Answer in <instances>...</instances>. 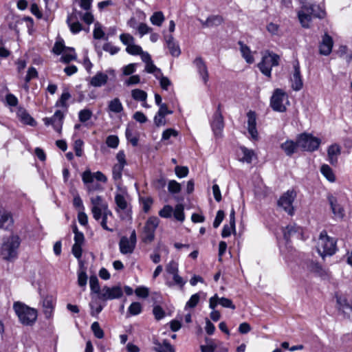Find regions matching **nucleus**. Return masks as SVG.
I'll list each match as a JSON object with an SVG mask.
<instances>
[{"instance_id":"09e8293b","label":"nucleus","mask_w":352,"mask_h":352,"mask_svg":"<svg viewBox=\"0 0 352 352\" xmlns=\"http://www.w3.org/2000/svg\"><path fill=\"white\" fill-rule=\"evenodd\" d=\"M91 329L96 338L102 339L104 338V331L100 328L98 322H94L91 326Z\"/></svg>"},{"instance_id":"a211bd4d","label":"nucleus","mask_w":352,"mask_h":352,"mask_svg":"<svg viewBox=\"0 0 352 352\" xmlns=\"http://www.w3.org/2000/svg\"><path fill=\"white\" fill-rule=\"evenodd\" d=\"M78 14H81V12H78L76 10H74L67 16L66 22L70 31L73 34H77L82 30V25L78 21Z\"/></svg>"},{"instance_id":"c03bdc74","label":"nucleus","mask_w":352,"mask_h":352,"mask_svg":"<svg viewBox=\"0 0 352 352\" xmlns=\"http://www.w3.org/2000/svg\"><path fill=\"white\" fill-rule=\"evenodd\" d=\"M150 21L153 25L161 26L164 21V16L162 12H156L151 16Z\"/></svg>"},{"instance_id":"7c9ffc66","label":"nucleus","mask_w":352,"mask_h":352,"mask_svg":"<svg viewBox=\"0 0 352 352\" xmlns=\"http://www.w3.org/2000/svg\"><path fill=\"white\" fill-rule=\"evenodd\" d=\"M115 202L116 204V210H125L128 207L126 195L116 193L115 195Z\"/></svg>"},{"instance_id":"f257e3e1","label":"nucleus","mask_w":352,"mask_h":352,"mask_svg":"<svg viewBox=\"0 0 352 352\" xmlns=\"http://www.w3.org/2000/svg\"><path fill=\"white\" fill-rule=\"evenodd\" d=\"M325 15L326 12L324 9L320 6L311 3H304L298 12V20L305 28L310 27V23L313 17L323 19Z\"/></svg>"},{"instance_id":"5701e85b","label":"nucleus","mask_w":352,"mask_h":352,"mask_svg":"<svg viewBox=\"0 0 352 352\" xmlns=\"http://www.w3.org/2000/svg\"><path fill=\"white\" fill-rule=\"evenodd\" d=\"M193 63L204 84L206 85L209 79V75L206 63L201 57L196 58Z\"/></svg>"},{"instance_id":"a878e982","label":"nucleus","mask_w":352,"mask_h":352,"mask_svg":"<svg viewBox=\"0 0 352 352\" xmlns=\"http://www.w3.org/2000/svg\"><path fill=\"white\" fill-rule=\"evenodd\" d=\"M166 43L170 54L173 56L178 57L181 54V50L179 45L175 41L172 35L166 37Z\"/></svg>"},{"instance_id":"b1692460","label":"nucleus","mask_w":352,"mask_h":352,"mask_svg":"<svg viewBox=\"0 0 352 352\" xmlns=\"http://www.w3.org/2000/svg\"><path fill=\"white\" fill-rule=\"evenodd\" d=\"M340 153L341 148L338 144H334L329 146L327 149L328 161L331 165L337 164Z\"/></svg>"},{"instance_id":"052dcab7","label":"nucleus","mask_w":352,"mask_h":352,"mask_svg":"<svg viewBox=\"0 0 352 352\" xmlns=\"http://www.w3.org/2000/svg\"><path fill=\"white\" fill-rule=\"evenodd\" d=\"M178 135V132L174 129H166L162 135V140L165 141L170 139V137H177Z\"/></svg>"},{"instance_id":"423d86ee","label":"nucleus","mask_w":352,"mask_h":352,"mask_svg":"<svg viewBox=\"0 0 352 352\" xmlns=\"http://www.w3.org/2000/svg\"><path fill=\"white\" fill-rule=\"evenodd\" d=\"M289 104L286 92L281 89H276L270 99V106L272 109L278 112H285L287 110L286 105Z\"/></svg>"},{"instance_id":"de8ad7c7","label":"nucleus","mask_w":352,"mask_h":352,"mask_svg":"<svg viewBox=\"0 0 352 352\" xmlns=\"http://www.w3.org/2000/svg\"><path fill=\"white\" fill-rule=\"evenodd\" d=\"M87 283V275L85 270L78 272V285L85 291Z\"/></svg>"},{"instance_id":"9b49d317","label":"nucleus","mask_w":352,"mask_h":352,"mask_svg":"<svg viewBox=\"0 0 352 352\" xmlns=\"http://www.w3.org/2000/svg\"><path fill=\"white\" fill-rule=\"evenodd\" d=\"M296 197V193L294 190H287L278 199V206L281 207L289 215H293L294 207L292 204Z\"/></svg>"},{"instance_id":"ea45409f","label":"nucleus","mask_w":352,"mask_h":352,"mask_svg":"<svg viewBox=\"0 0 352 352\" xmlns=\"http://www.w3.org/2000/svg\"><path fill=\"white\" fill-rule=\"evenodd\" d=\"M70 98H71V94L69 93L68 91H63V93L61 94L60 98L56 101V107H61L67 109L68 107V104H67V102L69 99H70Z\"/></svg>"},{"instance_id":"393cba45","label":"nucleus","mask_w":352,"mask_h":352,"mask_svg":"<svg viewBox=\"0 0 352 352\" xmlns=\"http://www.w3.org/2000/svg\"><path fill=\"white\" fill-rule=\"evenodd\" d=\"M123 110V105L118 98H114L108 102L107 111L109 116H111V113H121Z\"/></svg>"},{"instance_id":"69168bd1","label":"nucleus","mask_w":352,"mask_h":352,"mask_svg":"<svg viewBox=\"0 0 352 352\" xmlns=\"http://www.w3.org/2000/svg\"><path fill=\"white\" fill-rule=\"evenodd\" d=\"M120 39L126 47L134 43V38L129 34H120Z\"/></svg>"},{"instance_id":"774afa93","label":"nucleus","mask_w":352,"mask_h":352,"mask_svg":"<svg viewBox=\"0 0 352 352\" xmlns=\"http://www.w3.org/2000/svg\"><path fill=\"white\" fill-rule=\"evenodd\" d=\"M153 314L155 319L157 320L162 319L165 316L164 311L159 305H156L153 307Z\"/></svg>"},{"instance_id":"f03ea898","label":"nucleus","mask_w":352,"mask_h":352,"mask_svg":"<svg viewBox=\"0 0 352 352\" xmlns=\"http://www.w3.org/2000/svg\"><path fill=\"white\" fill-rule=\"evenodd\" d=\"M21 240L19 235L12 234L2 239L0 255L3 259L12 261L17 257Z\"/></svg>"},{"instance_id":"ddd939ff","label":"nucleus","mask_w":352,"mask_h":352,"mask_svg":"<svg viewBox=\"0 0 352 352\" xmlns=\"http://www.w3.org/2000/svg\"><path fill=\"white\" fill-rule=\"evenodd\" d=\"M122 295L123 291L120 286H104L101 290L99 298L103 300H113L121 298Z\"/></svg>"},{"instance_id":"1a4fd4ad","label":"nucleus","mask_w":352,"mask_h":352,"mask_svg":"<svg viewBox=\"0 0 352 352\" xmlns=\"http://www.w3.org/2000/svg\"><path fill=\"white\" fill-rule=\"evenodd\" d=\"M137 243V236L135 230L131 232L129 238L122 236L119 241L120 251L122 254H131L133 252Z\"/></svg>"},{"instance_id":"58836bf2","label":"nucleus","mask_w":352,"mask_h":352,"mask_svg":"<svg viewBox=\"0 0 352 352\" xmlns=\"http://www.w3.org/2000/svg\"><path fill=\"white\" fill-rule=\"evenodd\" d=\"M131 96L136 101L145 102L146 101L147 94L142 89H135L131 91Z\"/></svg>"},{"instance_id":"c9c22d12","label":"nucleus","mask_w":352,"mask_h":352,"mask_svg":"<svg viewBox=\"0 0 352 352\" xmlns=\"http://www.w3.org/2000/svg\"><path fill=\"white\" fill-rule=\"evenodd\" d=\"M18 116L22 122L24 124L34 126L35 124V121L33 119V118L25 111L24 110H19L18 112Z\"/></svg>"},{"instance_id":"7ed1b4c3","label":"nucleus","mask_w":352,"mask_h":352,"mask_svg":"<svg viewBox=\"0 0 352 352\" xmlns=\"http://www.w3.org/2000/svg\"><path fill=\"white\" fill-rule=\"evenodd\" d=\"M13 309L19 321L24 325H32L36 320L38 313L36 309L32 308L21 302H15Z\"/></svg>"},{"instance_id":"680f3d73","label":"nucleus","mask_w":352,"mask_h":352,"mask_svg":"<svg viewBox=\"0 0 352 352\" xmlns=\"http://www.w3.org/2000/svg\"><path fill=\"white\" fill-rule=\"evenodd\" d=\"M173 212V208L169 205H166L160 210L159 215L163 218H169L172 216Z\"/></svg>"},{"instance_id":"4be33fe9","label":"nucleus","mask_w":352,"mask_h":352,"mask_svg":"<svg viewBox=\"0 0 352 352\" xmlns=\"http://www.w3.org/2000/svg\"><path fill=\"white\" fill-rule=\"evenodd\" d=\"M333 45V38L327 33L322 36V41L320 43V54L324 56L330 54Z\"/></svg>"},{"instance_id":"72a5a7b5","label":"nucleus","mask_w":352,"mask_h":352,"mask_svg":"<svg viewBox=\"0 0 352 352\" xmlns=\"http://www.w3.org/2000/svg\"><path fill=\"white\" fill-rule=\"evenodd\" d=\"M76 54L74 49L72 47H67L60 58V60L65 63H69L72 60H76Z\"/></svg>"},{"instance_id":"6e6552de","label":"nucleus","mask_w":352,"mask_h":352,"mask_svg":"<svg viewBox=\"0 0 352 352\" xmlns=\"http://www.w3.org/2000/svg\"><path fill=\"white\" fill-rule=\"evenodd\" d=\"M320 140L311 134L302 133L298 137L299 147L306 151H314L320 144Z\"/></svg>"},{"instance_id":"13d9d810","label":"nucleus","mask_w":352,"mask_h":352,"mask_svg":"<svg viewBox=\"0 0 352 352\" xmlns=\"http://www.w3.org/2000/svg\"><path fill=\"white\" fill-rule=\"evenodd\" d=\"M126 50L129 54L132 55H138L142 53V47L135 45L134 43L126 47Z\"/></svg>"},{"instance_id":"37998d69","label":"nucleus","mask_w":352,"mask_h":352,"mask_svg":"<svg viewBox=\"0 0 352 352\" xmlns=\"http://www.w3.org/2000/svg\"><path fill=\"white\" fill-rule=\"evenodd\" d=\"M223 21V19L219 16H212L208 17L205 22L203 23L204 26L212 27L214 25H219Z\"/></svg>"},{"instance_id":"bb28decb","label":"nucleus","mask_w":352,"mask_h":352,"mask_svg":"<svg viewBox=\"0 0 352 352\" xmlns=\"http://www.w3.org/2000/svg\"><path fill=\"white\" fill-rule=\"evenodd\" d=\"M299 147L298 140L296 142L292 140H287L280 145V148L284 151L287 155L291 156Z\"/></svg>"},{"instance_id":"f3484780","label":"nucleus","mask_w":352,"mask_h":352,"mask_svg":"<svg viewBox=\"0 0 352 352\" xmlns=\"http://www.w3.org/2000/svg\"><path fill=\"white\" fill-rule=\"evenodd\" d=\"M14 224L13 215L11 211L0 208V228L10 230Z\"/></svg>"},{"instance_id":"4468645a","label":"nucleus","mask_w":352,"mask_h":352,"mask_svg":"<svg viewBox=\"0 0 352 352\" xmlns=\"http://www.w3.org/2000/svg\"><path fill=\"white\" fill-rule=\"evenodd\" d=\"M221 105L219 104L216 112L213 116L211 127L217 138L221 137L224 127L223 118L221 112Z\"/></svg>"},{"instance_id":"aec40b11","label":"nucleus","mask_w":352,"mask_h":352,"mask_svg":"<svg viewBox=\"0 0 352 352\" xmlns=\"http://www.w3.org/2000/svg\"><path fill=\"white\" fill-rule=\"evenodd\" d=\"M292 88L294 91H299L302 88L303 82L300 75L299 63L298 61L294 63V72L290 78Z\"/></svg>"},{"instance_id":"f8f14e48","label":"nucleus","mask_w":352,"mask_h":352,"mask_svg":"<svg viewBox=\"0 0 352 352\" xmlns=\"http://www.w3.org/2000/svg\"><path fill=\"white\" fill-rule=\"evenodd\" d=\"M40 303L45 318L47 320L52 318L56 303V298L52 295H47L42 297Z\"/></svg>"},{"instance_id":"0e129e2a","label":"nucleus","mask_w":352,"mask_h":352,"mask_svg":"<svg viewBox=\"0 0 352 352\" xmlns=\"http://www.w3.org/2000/svg\"><path fill=\"white\" fill-rule=\"evenodd\" d=\"M125 134L126 139L131 143V144L133 146H136L138 143V138L133 134L132 131L129 129H126Z\"/></svg>"},{"instance_id":"49530a36","label":"nucleus","mask_w":352,"mask_h":352,"mask_svg":"<svg viewBox=\"0 0 352 352\" xmlns=\"http://www.w3.org/2000/svg\"><path fill=\"white\" fill-rule=\"evenodd\" d=\"M89 307L91 309L90 314L96 317L102 310L103 307L100 305L97 301L91 300L89 303Z\"/></svg>"},{"instance_id":"603ef678","label":"nucleus","mask_w":352,"mask_h":352,"mask_svg":"<svg viewBox=\"0 0 352 352\" xmlns=\"http://www.w3.org/2000/svg\"><path fill=\"white\" fill-rule=\"evenodd\" d=\"M92 116V111L88 109H85L79 111L78 118L81 122H85Z\"/></svg>"},{"instance_id":"c85d7f7f","label":"nucleus","mask_w":352,"mask_h":352,"mask_svg":"<svg viewBox=\"0 0 352 352\" xmlns=\"http://www.w3.org/2000/svg\"><path fill=\"white\" fill-rule=\"evenodd\" d=\"M301 232V228L297 226L296 224L289 225L283 230L284 238L285 240L288 241L292 236L297 234H300Z\"/></svg>"},{"instance_id":"2f4dec72","label":"nucleus","mask_w":352,"mask_h":352,"mask_svg":"<svg viewBox=\"0 0 352 352\" xmlns=\"http://www.w3.org/2000/svg\"><path fill=\"white\" fill-rule=\"evenodd\" d=\"M240 150L243 154V157L240 160L243 162L250 164L252 161L253 157L255 155L254 151L248 149L245 146H241Z\"/></svg>"},{"instance_id":"c756f323","label":"nucleus","mask_w":352,"mask_h":352,"mask_svg":"<svg viewBox=\"0 0 352 352\" xmlns=\"http://www.w3.org/2000/svg\"><path fill=\"white\" fill-rule=\"evenodd\" d=\"M238 44L240 46V51L242 54V56L244 58L245 61L251 64L254 61V57L252 55L251 50L250 47L244 44L242 41H239Z\"/></svg>"},{"instance_id":"a18cd8bd","label":"nucleus","mask_w":352,"mask_h":352,"mask_svg":"<svg viewBox=\"0 0 352 352\" xmlns=\"http://www.w3.org/2000/svg\"><path fill=\"white\" fill-rule=\"evenodd\" d=\"M182 190L181 184L175 180H170L168 184V190L170 194L179 193Z\"/></svg>"},{"instance_id":"6e6d98bb","label":"nucleus","mask_w":352,"mask_h":352,"mask_svg":"<svg viewBox=\"0 0 352 352\" xmlns=\"http://www.w3.org/2000/svg\"><path fill=\"white\" fill-rule=\"evenodd\" d=\"M124 166L115 164L113 167V178L114 180L120 179Z\"/></svg>"},{"instance_id":"f704fd0d","label":"nucleus","mask_w":352,"mask_h":352,"mask_svg":"<svg viewBox=\"0 0 352 352\" xmlns=\"http://www.w3.org/2000/svg\"><path fill=\"white\" fill-rule=\"evenodd\" d=\"M307 269L311 272L315 273L319 276H322L324 271L319 263L314 261H309L307 263Z\"/></svg>"},{"instance_id":"8fccbe9b","label":"nucleus","mask_w":352,"mask_h":352,"mask_svg":"<svg viewBox=\"0 0 352 352\" xmlns=\"http://www.w3.org/2000/svg\"><path fill=\"white\" fill-rule=\"evenodd\" d=\"M142 305L138 302H132L129 307L128 311L132 316L138 315L142 312Z\"/></svg>"},{"instance_id":"5fc2aeb1","label":"nucleus","mask_w":352,"mask_h":352,"mask_svg":"<svg viewBox=\"0 0 352 352\" xmlns=\"http://www.w3.org/2000/svg\"><path fill=\"white\" fill-rule=\"evenodd\" d=\"M106 144L109 147L116 148L119 144V139L116 135H109L107 138Z\"/></svg>"},{"instance_id":"e2e57ef3","label":"nucleus","mask_w":352,"mask_h":352,"mask_svg":"<svg viewBox=\"0 0 352 352\" xmlns=\"http://www.w3.org/2000/svg\"><path fill=\"white\" fill-rule=\"evenodd\" d=\"M38 77V72L34 67H31L28 69L27 74L25 78L26 83H28L32 79Z\"/></svg>"},{"instance_id":"3c124183","label":"nucleus","mask_w":352,"mask_h":352,"mask_svg":"<svg viewBox=\"0 0 352 352\" xmlns=\"http://www.w3.org/2000/svg\"><path fill=\"white\" fill-rule=\"evenodd\" d=\"M91 212L94 218L97 221H98L102 216L103 217L105 212L109 213V215L112 214L111 212L108 208H91Z\"/></svg>"},{"instance_id":"dca6fc26","label":"nucleus","mask_w":352,"mask_h":352,"mask_svg":"<svg viewBox=\"0 0 352 352\" xmlns=\"http://www.w3.org/2000/svg\"><path fill=\"white\" fill-rule=\"evenodd\" d=\"M63 119L64 113L60 110H57L52 117L45 118L43 119V121L45 125H52L54 130L60 133L62 129Z\"/></svg>"},{"instance_id":"6ab92c4d","label":"nucleus","mask_w":352,"mask_h":352,"mask_svg":"<svg viewBox=\"0 0 352 352\" xmlns=\"http://www.w3.org/2000/svg\"><path fill=\"white\" fill-rule=\"evenodd\" d=\"M327 199L335 218L342 219L345 215L344 210L338 203L337 198L332 195H329Z\"/></svg>"},{"instance_id":"864d4df0","label":"nucleus","mask_w":352,"mask_h":352,"mask_svg":"<svg viewBox=\"0 0 352 352\" xmlns=\"http://www.w3.org/2000/svg\"><path fill=\"white\" fill-rule=\"evenodd\" d=\"M200 299L199 294H195L191 296L188 301L186 302L185 309L186 308H194L197 306Z\"/></svg>"},{"instance_id":"a19ab883","label":"nucleus","mask_w":352,"mask_h":352,"mask_svg":"<svg viewBox=\"0 0 352 352\" xmlns=\"http://www.w3.org/2000/svg\"><path fill=\"white\" fill-rule=\"evenodd\" d=\"M145 71L149 74H153L156 78H158L160 76H162V71L157 68L153 63V61L148 62L146 64Z\"/></svg>"},{"instance_id":"cd10ccee","label":"nucleus","mask_w":352,"mask_h":352,"mask_svg":"<svg viewBox=\"0 0 352 352\" xmlns=\"http://www.w3.org/2000/svg\"><path fill=\"white\" fill-rule=\"evenodd\" d=\"M154 350L156 352H175V350L167 340H164L162 343L155 341L154 342Z\"/></svg>"},{"instance_id":"4d7b16f0","label":"nucleus","mask_w":352,"mask_h":352,"mask_svg":"<svg viewBox=\"0 0 352 352\" xmlns=\"http://www.w3.org/2000/svg\"><path fill=\"white\" fill-rule=\"evenodd\" d=\"M166 271L167 273L174 275L178 273V264L174 261H171L166 266Z\"/></svg>"},{"instance_id":"0eeeda50","label":"nucleus","mask_w":352,"mask_h":352,"mask_svg":"<svg viewBox=\"0 0 352 352\" xmlns=\"http://www.w3.org/2000/svg\"><path fill=\"white\" fill-rule=\"evenodd\" d=\"M115 70L109 69L104 72H98L89 80V85L94 87H101L105 85L109 80L114 81L116 80Z\"/></svg>"},{"instance_id":"39448f33","label":"nucleus","mask_w":352,"mask_h":352,"mask_svg":"<svg viewBox=\"0 0 352 352\" xmlns=\"http://www.w3.org/2000/svg\"><path fill=\"white\" fill-rule=\"evenodd\" d=\"M280 56L272 52L266 51L262 57L258 67L261 73L267 77H271L272 68L279 65Z\"/></svg>"},{"instance_id":"9d476101","label":"nucleus","mask_w":352,"mask_h":352,"mask_svg":"<svg viewBox=\"0 0 352 352\" xmlns=\"http://www.w3.org/2000/svg\"><path fill=\"white\" fill-rule=\"evenodd\" d=\"M159 223L160 219L157 217H151L148 219L143 231L142 241L144 243H151L153 241Z\"/></svg>"},{"instance_id":"e433bc0d","label":"nucleus","mask_w":352,"mask_h":352,"mask_svg":"<svg viewBox=\"0 0 352 352\" xmlns=\"http://www.w3.org/2000/svg\"><path fill=\"white\" fill-rule=\"evenodd\" d=\"M89 286L92 293L96 294L100 296L101 293L100 287L99 285L98 278L96 276H91L89 278Z\"/></svg>"},{"instance_id":"473e14b6","label":"nucleus","mask_w":352,"mask_h":352,"mask_svg":"<svg viewBox=\"0 0 352 352\" xmlns=\"http://www.w3.org/2000/svg\"><path fill=\"white\" fill-rule=\"evenodd\" d=\"M321 173L330 182L336 181V177L331 168L327 164H323L320 168Z\"/></svg>"},{"instance_id":"338daca9","label":"nucleus","mask_w":352,"mask_h":352,"mask_svg":"<svg viewBox=\"0 0 352 352\" xmlns=\"http://www.w3.org/2000/svg\"><path fill=\"white\" fill-rule=\"evenodd\" d=\"M136 65L135 63H130L124 67H122V74L124 76H129L133 74L135 72L136 69Z\"/></svg>"},{"instance_id":"bf43d9fd","label":"nucleus","mask_w":352,"mask_h":352,"mask_svg":"<svg viewBox=\"0 0 352 352\" xmlns=\"http://www.w3.org/2000/svg\"><path fill=\"white\" fill-rule=\"evenodd\" d=\"M175 173L177 177L183 178L188 175V168L187 166H176L175 168Z\"/></svg>"},{"instance_id":"412c9836","label":"nucleus","mask_w":352,"mask_h":352,"mask_svg":"<svg viewBox=\"0 0 352 352\" xmlns=\"http://www.w3.org/2000/svg\"><path fill=\"white\" fill-rule=\"evenodd\" d=\"M248 117V131L251 138L257 140L258 138V131L256 129V116L255 112L250 111L247 113Z\"/></svg>"},{"instance_id":"20e7f679","label":"nucleus","mask_w":352,"mask_h":352,"mask_svg":"<svg viewBox=\"0 0 352 352\" xmlns=\"http://www.w3.org/2000/svg\"><path fill=\"white\" fill-rule=\"evenodd\" d=\"M316 248L321 256H331L337 250L336 241L334 238L329 236L327 232L323 230L320 234Z\"/></svg>"},{"instance_id":"2eb2a0df","label":"nucleus","mask_w":352,"mask_h":352,"mask_svg":"<svg viewBox=\"0 0 352 352\" xmlns=\"http://www.w3.org/2000/svg\"><path fill=\"white\" fill-rule=\"evenodd\" d=\"M336 301L339 312L346 318H352V302L343 296L336 295Z\"/></svg>"},{"instance_id":"4c0bfd02","label":"nucleus","mask_w":352,"mask_h":352,"mask_svg":"<svg viewBox=\"0 0 352 352\" xmlns=\"http://www.w3.org/2000/svg\"><path fill=\"white\" fill-rule=\"evenodd\" d=\"M92 208H108L107 204L104 201L101 196L92 197L91 198Z\"/></svg>"},{"instance_id":"79ce46f5","label":"nucleus","mask_w":352,"mask_h":352,"mask_svg":"<svg viewBox=\"0 0 352 352\" xmlns=\"http://www.w3.org/2000/svg\"><path fill=\"white\" fill-rule=\"evenodd\" d=\"M184 208L182 204L176 205L174 211L173 212L174 217L179 221L183 222L185 219Z\"/></svg>"}]
</instances>
